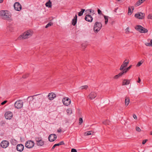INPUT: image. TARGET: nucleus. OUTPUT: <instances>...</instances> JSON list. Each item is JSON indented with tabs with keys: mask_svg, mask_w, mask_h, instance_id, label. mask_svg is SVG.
Masks as SVG:
<instances>
[{
	"mask_svg": "<svg viewBox=\"0 0 152 152\" xmlns=\"http://www.w3.org/2000/svg\"><path fill=\"white\" fill-rule=\"evenodd\" d=\"M130 99L129 98L126 97L125 99V104L127 106L129 103Z\"/></svg>",
	"mask_w": 152,
	"mask_h": 152,
	"instance_id": "obj_25",
	"label": "nucleus"
},
{
	"mask_svg": "<svg viewBox=\"0 0 152 152\" xmlns=\"http://www.w3.org/2000/svg\"><path fill=\"white\" fill-rule=\"evenodd\" d=\"M29 76L28 74H26L24 75H23L22 76V77L23 78H27Z\"/></svg>",
	"mask_w": 152,
	"mask_h": 152,
	"instance_id": "obj_38",
	"label": "nucleus"
},
{
	"mask_svg": "<svg viewBox=\"0 0 152 152\" xmlns=\"http://www.w3.org/2000/svg\"><path fill=\"white\" fill-rule=\"evenodd\" d=\"M85 11V9H81V11L78 13V15L79 16L82 15Z\"/></svg>",
	"mask_w": 152,
	"mask_h": 152,
	"instance_id": "obj_26",
	"label": "nucleus"
},
{
	"mask_svg": "<svg viewBox=\"0 0 152 152\" xmlns=\"http://www.w3.org/2000/svg\"><path fill=\"white\" fill-rule=\"evenodd\" d=\"M53 24V23L51 22H49L45 26V28H48L49 26H52Z\"/></svg>",
	"mask_w": 152,
	"mask_h": 152,
	"instance_id": "obj_33",
	"label": "nucleus"
},
{
	"mask_svg": "<svg viewBox=\"0 0 152 152\" xmlns=\"http://www.w3.org/2000/svg\"><path fill=\"white\" fill-rule=\"evenodd\" d=\"M7 102V100H5L2 102L1 103V104L2 105H3L5 104Z\"/></svg>",
	"mask_w": 152,
	"mask_h": 152,
	"instance_id": "obj_48",
	"label": "nucleus"
},
{
	"mask_svg": "<svg viewBox=\"0 0 152 152\" xmlns=\"http://www.w3.org/2000/svg\"><path fill=\"white\" fill-rule=\"evenodd\" d=\"M86 11H87L88 12H89V13L88 12V13L91 14V13L92 12L94 14V10H87Z\"/></svg>",
	"mask_w": 152,
	"mask_h": 152,
	"instance_id": "obj_39",
	"label": "nucleus"
},
{
	"mask_svg": "<svg viewBox=\"0 0 152 152\" xmlns=\"http://www.w3.org/2000/svg\"><path fill=\"white\" fill-rule=\"evenodd\" d=\"M83 122V118H79V125H81Z\"/></svg>",
	"mask_w": 152,
	"mask_h": 152,
	"instance_id": "obj_36",
	"label": "nucleus"
},
{
	"mask_svg": "<svg viewBox=\"0 0 152 152\" xmlns=\"http://www.w3.org/2000/svg\"><path fill=\"white\" fill-rule=\"evenodd\" d=\"M133 116L134 119H137V117L136 115L135 114H133Z\"/></svg>",
	"mask_w": 152,
	"mask_h": 152,
	"instance_id": "obj_52",
	"label": "nucleus"
},
{
	"mask_svg": "<svg viewBox=\"0 0 152 152\" xmlns=\"http://www.w3.org/2000/svg\"><path fill=\"white\" fill-rule=\"evenodd\" d=\"M135 29L141 33H146L148 30L140 25H137L135 27Z\"/></svg>",
	"mask_w": 152,
	"mask_h": 152,
	"instance_id": "obj_4",
	"label": "nucleus"
},
{
	"mask_svg": "<svg viewBox=\"0 0 152 152\" xmlns=\"http://www.w3.org/2000/svg\"><path fill=\"white\" fill-rule=\"evenodd\" d=\"M56 97V94L53 92L49 94L48 95V97L50 100H52L55 98Z\"/></svg>",
	"mask_w": 152,
	"mask_h": 152,
	"instance_id": "obj_15",
	"label": "nucleus"
},
{
	"mask_svg": "<svg viewBox=\"0 0 152 152\" xmlns=\"http://www.w3.org/2000/svg\"><path fill=\"white\" fill-rule=\"evenodd\" d=\"M144 60H142L138 62L137 64L136 65V66L139 67L140 66L141 64L144 62Z\"/></svg>",
	"mask_w": 152,
	"mask_h": 152,
	"instance_id": "obj_27",
	"label": "nucleus"
},
{
	"mask_svg": "<svg viewBox=\"0 0 152 152\" xmlns=\"http://www.w3.org/2000/svg\"><path fill=\"white\" fill-rule=\"evenodd\" d=\"M132 13V11L131 10V9L130 7H129L128 8V14L129 15H131Z\"/></svg>",
	"mask_w": 152,
	"mask_h": 152,
	"instance_id": "obj_32",
	"label": "nucleus"
},
{
	"mask_svg": "<svg viewBox=\"0 0 152 152\" xmlns=\"http://www.w3.org/2000/svg\"><path fill=\"white\" fill-rule=\"evenodd\" d=\"M0 16L1 18L4 20L12 21V19L10 18L11 15L9 14L8 11L7 10H1L0 11Z\"/></svg>",
	"mask_w": 152,
	"mask_h": 152,
	"instance_id": "obj_1",
	"label": "nucleus"
},
{
	"mask_svg": "<svg viewBox=\"0 0 152 152\" xmlns=\"http://www.w3.org/2000/svg\"><path fill=\"white\" fill-rule=\"evenodd\" d=\"M131 80H128L126 79H124L123 80L122 85H129L130 82Z\"/></svg>",
	"mask_w": 152,
	"mask_h": 152,
	"instance_id": "obj_17",
	"label": "nucleus"
},
{
	"mask_svg": "<svg viewBox=\"0 0 152 152\" xmlns=\"http://www.w3.org/2000/svg\"><path fill=\"white\" fill-rule=\"evenodd\" d=\"M82 47L83 48V49H85L87 45L85 44H83L81 45Z\"/></svg>",
	"mask_w": 152,
	"mask_h": 152,
	"instance_id": "obj_47",
	"label": "nucleus"
},
{
	"mask_svg": "<svg viewBox=\"0 0 152 152\" xmlns=\"http://www.w3.org/2000/svg\"><path fill=\"white\" fill-rule=\"evenodd\" d=\"M140 82H141V79H140V78L139 77L138 80L137 81V82L138 83H140Z\"/></svg>",
	"mask_w": 152,
	"mask_h": 152,
	"instance_id": "obj_53",
	"label": "nucleus"
},
{
	"mask_svg": "<svg viewBox=\"0 0 152 152\" xmlns=\"http://www.w3.org/2000/svg\"><path fill=\"white\" fill-rule=\"evenodd\" d=\"M62 102L66 106H68L71 103L70 99L67 98H64L63 99Z\"/></svg>",
	"mask_w": 152,
	"mask_h": 152,
	"instance_id": "obj_11",
	"label": "nucleus"
},
{
	"mask_svg": "<svg viewBox=\"0 0 152 152\" xmlns=\"http://www.w3.org/2000/svg\"><path fill=\"white\" fill-rule=\"evenodd\" d=\"M129 27H128L127 28H126V34H128L129 33Z\"/></svg>",
	"mask_w": 152,
	"mask_h": 152,
	"instance_id": "obj_44",
	"label": "nucleus"
},
{
	"mask_svg": "<svg viewBox=\"0 0 152 152\" xmlns=\"http://www.w3.org/2000/svg\"><path fill=\"white\" fill-rule=\"evenodd\" d=\"M10 141L11 144L12 145H16L17 144V141L15 139H11Z\"/></svg>",
	"mask_w": 152,
	"mask_h": 152,
	"instance_id": "obj_24",
	"label": "nucleus"
},
{
	"mask_svg": "<svg viewBox=\"0 0 152 152\" xmlns=\"http://www.w3.org/2000/svg\"><path fill=\"white\" fill-rule=\"evenodd\" d=\"M71 152H77V151L76 149L72 148L71 150Z\"/></svg>",
	"mask_w": 152,
	"mask_h": 152,
	"instance_id": "obj_51",
	"label": "nucleus"
},
{
	"mask_svg": "<svg viewBox=\"0 0 152 152\" xmlns=\"http://www.w3.org/2000/svg\"><path fill=\"white\" fill-rule=\"evenodd\" d=\"M40 94H36V95H33V96H28V98H27L28 99L29 98H31V99H31V100L30 99V100L29 101L30 104V103H32V102H34V103H35V101H36V100H35V98H34V96H37V95H40Z\"/></svg>",
	"mask_w": 152,
	"mask_h": 152,
	"instance_id": "obj_18",
	"label": "nucleus"
},
{
	"mask_svg": "<svg viewBox=\"0 0 152 152\" xmlns=\"http://www.w3.org/2000/svg\"><path fill=\"white\" fill-rule=\"evenodd\" d=\"M118 1H120V0H117Z\"/></svg>",
	"mask_w": 152,
	"mask_h": 152,
	"instance_id": "obj_61",
	"label": "nucleus"
},
{
	"mask_svg": "<svg viewBox=\"0 0 152 152\" xmlns=\"http://www.w3.org/2000/svg\"><path fill=\"white\" fill-rule=\"evenodd\" d=\"M3 0H0V3H1L3 2Z\"/></svg>",
	"mask_w": 152,
	"mask_h": 152,
	"instance_id": "obj_57",
	"label": "nucleus"
},
{
	"mask_svg": "<svg viewBox=\"0 0 152 152\" xmlns=\"http://www.w3.org/2000/svg\"><path fill=\"white\" fill-rule=\"evenodd\" d=\"M15 9L17 11H20L22 8V6L19 3L16 2L14 5Z\"/></svg>",
	"mask_w": 152,
	"mask_h": 152,
	"instance_id": "obj_9",
	"label": "nucleus"
},
{
	"mask_svg": "<svg viewBox=\"0 0 152 152\" xmlns=\"http://www.w3.org/2000/svg\"><path fill=\"white\" fill-rule=\"evenodd\" d=\"M145 45L147 46H151V43L150 42V43H145Z\"/></svg>",
	"mask_w": 152,
	"mask_h": 152,
	"instance_id": "obj_45",
	"label": "nucleus"
},
{
	"mask_svg": "<svg viewBox=\"0 0 152 152\" xmlns=\"http://www.w3.org/2000/svg\"><path fill=\"white\" fill-rule=\"evenodd\" d=\"M142 3V2L141 1H140V0H139L136 3V5H137V6H139Z\"/></svg>",
	"mask_w": 152,
	"mask_h": 152,
	"instance_id": "obj_37",
	"label": "nucleus"
},
{
	"mask_svg": "<svg viewBox=\"0 0 152 152\" xmlns=\"http://www.w3.org/2000/svg\"><path fill=\"white\" fill-rule=\"evenodd\" d=\"M145 0H140V1H141L142 2L145 1Z\"/></svg>",
	"mask_w": 152,
	"mask_h": 152,
	"instance_id": "obj_59",
	"label": "nucleus"
},
{
	"mask_svg": "<svg viewBox=\"0 0 152 152\" xmlns=\"http://www.w3.org/2000/svg\"><path fill=\"white\" fill-rule=\"evenodd\" d=\"M35 140L36 142L39 141L40 140H42V138L40 136H38V137H36L35 138Z\"/></svg>",
	"mask_w": 152,
	"mask_h": 152,
	"instance_id": "obj_29",
	"label": "nucleus"
},
{
	"mask_svg": "<svg viewBox=\"0 0 152 152\" xmlns=\"http://www.w3.org/2000/svg\"><path fill=\"white\" fill-rule=\"evenodd\" d=\"M57 146H59L58 143L56 144H55V145H53V147H52V148L51 149V150H53V149H54L55 148V147H56Z\"/></svg>",
	"mask_w": 152,
	"mask_h": 152,
	"instance_id": "obj_43",
	"label": "nucleus"
},
{
	"mask_svg": "<svg viewBox=\"0 0 152 152\" xmlns=\"http://www.w3.org/2000/svg\"><path fill=\"white\" fill-rule=\"evenodd\" d=\"M132 65H130L129 67H128L127 68L124 69L122 71V72H124V74H125L126 73V72L129 70L132 67Z\"/></svg>",
	"mask_w": 152,
	"mask_h": 152,
	"instance_id": "obj_20",
	"label": "nucleus"
},
{
	"mask_svg": "<svg viewBox=\"0 0 152 152\" xmlns=\"http://www.w3.org/2000/svg\"><path fill=\"white\" fill-rule=\"evenodd\" d=\"M23 102L21 100H18L14 104L15 107L17 109H20L22 107Z\"/></svg>",
	"mask_w": 152,
	"mask_h": 152,
	"instance_id": "obj_5",
	"label": "nucleus"
},
{
	"mask_svg": "<svg viewBox=\"0 0 152 152\" xmlns=\"http://www.w3.org/2000/svg\"><path fill=\"white\" fill-rule=\"evenodd\" d=\"M151 135H152V131H151L150 133Z\"/></svg>",
	"mask_w": 152,
	"mask_h": 152,
	"instance_id": "obj_60",
	"label": "nucleus"
},
{
	"mask_svg": "<svg viewBox=\"0 0 152 152\" xmlns=\"http://www.w3.org/2000/svg\"><path fill=\"white\" fill-rule=\"evenodd\" d=\"M34 145V142L32 140H28L25 143V146L28 148H32Z\"/></svg>",
	"mask_w": 152,
	"mask_h": 152,
	"instance_id": "obj_6",
	"label": "nucleus"
},
{
	"mask_svg": "<svg viewBox=\"0 0 152 152\" xmlns=\"http://www.w3.org/2000/svg\"><path fill=\"white\" fill-rule=\"evenodd\" d=\"M97 94L95 92H91L88 95L89 98L91 99L95 98L97 96Z\"/></svg>",
	"mask_w": 152,
	"mask_h": 152,
	"instance_id": "obj_16",
	"label": "nucleus"
},
{
	"mask_svg": "<svg viewBox=\"0 0 152 152\" xmlns=\"http://www.w3.org/2000/svg\"><path fill=\"white\" fill-rule=\"evenodd\" d=\"M124 74V72H123L121 71L120 73H119L118 74L115 75L114 77V78L115 79H117L119 77H121Z\"/></svg>",
	"mask_w": 152,
	"mask_h": 152,
	"instance_id": "obj_19",
	"label": "nucleus"
},
{
	"mask_svg": "<svg viewBox=\"0 0 152 152\" xmlns=\"http://www.w3.org/2000/svg\"><path fill=\"white\" fill-rule=\"evenodd\" d=\"M129 63V60H127L126 59L123 62L121 66L119 69L120 70L122 71L127 66Z\"/></svg>",
	"mask_w": 152,
	"mask_h": 152,
	"instance_id": "obj_8",
	"label": "nucleus"
},
{
	"mask_svg": "<svg viewBox=\"0 0 152 152\" xmlns=\"http://www.w3.org/2000/svg\"><path fill=\"white\" fill-rule=\"evenodd\" d=\"M57 138V136L55 134H51L48 137V140L50 142H53L55 141Z\"/></svg>",
	"mask_w": 152,
	"mask_h": 152,
	"instance_id": "obj_12",
	"label": "nucleus"
},
{
	"mask_svg": "<svg viewBox=\"0 0 152 152\" xmlns=\"http://www.w3.org/2000/svg\"><path fill=\"white\" fill-rule=\"evenodd\" d=\"M151 47H152V39L151 40Z\"/></svg>",
	"mask_w": 152,
	"mask_h": 152,
	"instance_id": "obj_58",
	"label": "nucleus"
},
{
	"mask_svg": "<svg viewBox=\"0 0 152 152\" xmlns=\"http://www.w3.org/2000/svg\"><path fill=\"white\" fill-rule=\"evenodd\" d=\"M91 131H88L85 132L84 133V134L85 136H88L89 135H91Z\"/></svg>",
	"mask_w": 152,
	"mask_h": 152,
	"instance_id": "obj_34",
	"label": "nucleus"
},
{
	"mask_svg": "<svg viewBox=\"0 0 152 152\" xmlns=\"http://www.w3.org/2000/svg\"><path fill=\"white\" fill-rule=\"evenodd\" d=\"M45 6L48 8H50L52 7V2L50 0H49L45 4Z\"/></svg>",
	"mask_w": 152,
	"mask_h": 152,
	"instance_id": "obj_23",
	"label": "nucleus"
},
{
	"mask_svg": "<svg viewBox=\"0 0 152 152\" xmlns=\"http://www.w3.org/2000/svg\"><path fill=\"white\" fill-rule=\"evenodd\" d=\"M5 118L7 119H10L13 117V114L12 112L10 111L6 112L4 114Z\"/></svg>",
	"mask_w": 152,
	"mask_h": 152,
	"instance_id": "obj_10",
	"label": "nucleus"
},
{
	"mask_svg": "<svg viewBox=\"0 0 152 152\" xmlns=\"http://www.w3.org/2000/svg\"><path fill=\"white\" fill-rule=\"evenodd\" d=\"M145 14L144 13L140 12L135 14L134 15L135 17L139 19H143L144 18Z\"/></svg>",
	"mask_w": 152,
	"mask_h": 152,
	"instance_id": "obj_7",
	"label": "nucleus"
},
{
	"mask_svg": "<svg viewBox=\"0 0 152 152\" xmlns=\"http://www.w3.org/2000/svg\"><path fill=\"white\" fill-rule=\"evenodd\" d=\"M148 18L152 19V14H149L148 16Z\"/></svg>",
	"mask_w": 152,
	"mask_h": 152,
	"instance_id": "obj_40",
	"label": "nucleus"
},
{
	"mask_svg": "<svg viewBox=\"0 0 152 152\" xmlns=\"http://www.w3.org/2000/svg\"><path fill=\"white\" fill-rule=\"evenodd\" d=\"M77 16L76 15H75V18L74 17V18L72 20V24L75 26L77 23Z\"/></svg>",
	"mask_w": 152,
	"mask_h": 152,
	"instance_id": "obj_21",
	"label": "nucleus"
},
{
	"mask_svg": "<svg viewBox=\"0 0 152 152\" xmlns=\"http://www.w3.org/2000/svg\"><path fill=\"white\" fill-rule=\"evenodd\" d=\"M148 140L147 139H145L143 140L142 142V144L143 145L145 144L146 142L148 141Z\"/></svg>",
	"mask_w": 152,
	"mask_h": 152,
	"instance_id": "obj_50",
	"label": "nucleus"
},
{
	"mask_svg": "<svg viewBox=\"0 0 152 152\" xmlns=\"http://www.w3.org/2000/svg\"><path fill=\"white\" fill-rule=\"evenodd\" d=\"M66 112L68 115H70L72 113V111L71 109H68L66 110Z\"/></svg>",
	"mask_w": 152,
	"mask_h": 152,
	"instance_id": "obj_30",
	"label": "nucleus"
},
{
	"mask_svg": "<svg viewBox=\"0 0 152 152\" xmlns=\"http://www.w3.org/2000/svg\"><path fill=\"white\" fill-rule=\"evenodd\" d=\"M109 121L108 120H106L104 121H103L102 123L103 124L107 125L109 124Z\"/></svg>",
	"mask_w": 152,
	"mask_h": 152,
	"instance_id": "obj_31",
	"label": "nucleus"
},
{
	"mask_svg": "<svg viewBox=\"0 0 152 152\" xmlns=\"http://www.w3.org/2000/svg\"><path fill=\"white\" fill-rule=\"evenodd\" d=\"M85 19L88 22H91L92 21L93 18L91 15L88 14L86 15L85 16Z\"/></svg>",
	"mask_w": 152,
	"mask_h": 152,
	"instance_id": "obj_14",
	"label": "nucleus"
},
{
	"mask_svg": "<svg viewBox=\"0 0 152 152\" xmlns=\"http://www.w3.org/2000/svg\"><path fill=\"white\" fill-rule=\"evenodd\" d=\"M58 144V146H59L61 145L64 144V143L63 141H61Z\"/></svg>",
	"mask_w": 152,
	"mask_h": 152,
	"instance_id": "obj_46",
	"label": "nucleus"
},
{
	"mask_svg": "<svg viewBox=\"0 0 152 152\" xmlns=\"http://www.w3.org/2000/svg\"><path fill=\"white\" fill-rule=\"evenodd\" d=\"M33 34L32 31L28 30L24 32L22 35H20L18 38V39H26L31 37Z\"/></svg>",
	"mask_w": 152,
	"mask_h": 152,
	"instance_id": "obj_2",
	"label": "nucleus"
},
{
	"mask_svg": "<svg viewBox=\"0 0 152 152\" xmlns=\"http://www.w3.org/2000/svg\"><path fill=\"white\" fill-rule=\"evenodd\" d=\"M131 9H132V10H133L134 9V7L133 6H132L131 7Z\"/></svg>",
	"mask_w": 152,
	"mask_h": 152,
	"instance_id": "obj_56",
	"label": "nucleus"
},
{
	"mask_svg": "<svg viewBox=\"0 0 152 152\" xmlns=\"http://www.w3.org/2000/svg\"><path fill=\"white\" fill-rule=\"evenodd\" d=\"M118 9V7H117V8H115L114 10V11L115 12H117V10Z\"/></svg>",
	"mask_w": 152,
	"mask_h": 152,
	"instance_id": "obj_55",
	"label": "nucleus"
},
{
	"mask_svg": "<svg viewBox=\"0 0 152 152\" xmlns=\"http://www.w3.org/2000/svg\"><path fill=\"white\" fill-rule=\"evenodd\" d=\"M5 121H1L0 122V124L1 126H3L4 125L5 123Z\"/></svg>",
	"mask_w": 152,
	"mask_h": 152,
	"instance_id": "obj_41",
	"label": "nucleus"
},
{
	"mask_svg": "<svg viewBox=\"0 0 152 152\" xmlns=\"http://www.w3.org/2000/svg\"><path fill=\"white\" fill-rule=\"evenodd\" d=\"M102 25L100 22H96L94 25V30L95 33H97L101 29Z\"/></svg>",
	"mask_w": 152,
	"mask_h": 152,
	"instance_id": "obj_3",
	"label": "nucleus"
},
{
	"mask_svg": "<svg viewBox=\"0 0 152 152\" xmlns=\"http://www.w3.org/2000/svg\"><path fill=\"white\" fill-rule=\"evenodd\" d=\"M36 144L37 145L40 146H43L44 144V141L43 140L39 141H37L36 142Z\"/></svg>",
	"mask_w": 152,
	"mask_h": 152,
	"instance_id": "obj_22",
	"label": "nucleus"
},
{
	"mask_svg": "<svg viewBox=\"0 0 152 152\" xmlns=\"http://www.w3.org/2000/svg\"><path fill=\"white\" fill-rule=\"evenodd\" d=\"M97 12H98V13L99 14V15L102 14V11L100 9H98Z\"/></svg>",
	"mask_w": 152,
	"mask_h": 152,
	"instance_id": "obj_49",
	"label": "nucleus"
},
{
	"mask_svg": "<svg viewBox=\"0 0 152 152\" xmlns=\"http://www.w3.org/2000/svg\"><path fill=\"white\" fill-rule=\"evenodd\" d=\"M104 19L105 20V24H107L108 22V17L107 16H106L105 15H104Z\"/></svg>",
	"mask_w": 152,
	"mask_h": 152,
	"instance_id": "obj_28",
	"label": "nucleus"
},
{
	"mask_svg": "<svg viewBox=\"0 0 152 152\" xmlns=\"http://www.w3.org/2000/svg\"><path fill=\"white\" fill-rule=\"evenodd\" d=\"M24 146L21 144H18L16 146V150L19 152H22L24 148Z\"/></svg>",
	"mask_w": 152,
	"mask_h": 152,
	"instance_id": "obj_13",
	"label": "nucleus"
},
{
	"mask_svg": "<svg viewBox=\"0 0 152 152\" xmlns=\"http://www.w3.org/2000/svg\"><path fill=\"white\" fill-rule=\"evenodd\" d=\"M136 130L138 132H140L141 131V130L140 129V128L138 126H136Z\"/></svg>",
	"mask_w": 152,
	"mask_h": 152,
	"instance_id": "obj_42",
	"label": "nucleus"
},
{
	"mask_svg": "<svg viewBox=\"0 0 152 152\" xmlns=\"http://www.w3.org/2000/svg\"><path fill=\"white\" fill-rule=\"evenodd\" d=\"M62 130L61 129L59 128L57 132H61Z\"/></svg>",
	"mask_w": 152,
	"mask_h": 152,
	"instance_id": "obj_54",
	"label": "nucleus"
},
{
	"mask_svg": "<svg viewBox=\"0 0 152 152\" xmlns=\"http://www.w3.org/2000/svg\"><path fill=\"white\" fill-rule=\"evenodd\" d=\"M88 86L86 85V86H81L80 87V88H81V89L82 90L83 89H87L88 88Z\"/></svg>",
	"mask_w": 152,
	"mask_h": 152,
	"instance_id": "obj_35",
	"label": "nucleus"
}]
</instances>
